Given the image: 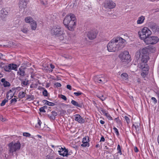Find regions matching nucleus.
Masks as SVG:
<instances>
[{
	"label": "nucleus",
	"instance_id": "1",
	"mask_svg": "<svg viewBox=\"0 0 159 159\" xmlns=\"http://www.w3.org/2000/svg\"><path fill=\"white\" fill-rule=\"evenodd\" d=\"M155 51L156 48L154 47L151 48V46H149L142 49H140L139 52H137L136 56L137 57L138 56H139V66L142 70L143 71L148 70L149 68L147 64L149 59L148 53L149 52H154Z\"/></svg>",
	"mask_w": 159,
	"mask_h": 159
},
{
	"label": "nucleus",
	"instance_id": "2",
	"mask_svg": "<svg viewBox=\"0 0 159 159\" xmlns=\"http://www.w3.org/2000/svg\"><path fill=\"white\" fill-rule=\"evenodd\" d=\"M126 40L120 37L111 39L107 45V48L109 52H115L122 49L125 46Z\"/></svg>",
	"mask_w": 159,
	"mask_h": 159
},
{
	"label": "nucleus",
	"instance_id": "3",
	"mask_svg": "<svg viewBox=\"0 0 159 159\" xmlns=\"http://www.w3.org/2000/svg\"><path fill=\"white\" fill-rule=\"evenodd\" d=\"M63 23L69 30L73 31L76 25V18L75 15L72 14L67 15L63 20Z\"/></svg>",
	"mask_w": 159,
	"mask_h": 159
},
{
	"label": "nucleus",
	"instance_id": "4",
	"mask_svg": "<svg viewBox=\"0 0 159 159\" xmlns=\"http://www.w3.org/2000/svg\"><path fill=\"white\" fill-rule=\"evenodd\" d=\"M151 34V31L148 28L146 27H144L138 32V34L140 38L143 40V41Z\"/></svg>",
	"mask_w": 159,
	"mask_h": 159
},
{
	"label": "nucleus",
	"instance_id": "5",
	"mask_svg": "<svg viewBox=\"0 0 159 159\" xmlns=\"http://www.w3.org/2000/svg\"><path fill=\"white\" fill-rule=\"evenodd\" d=\"M10 152L13 153L20 149L21 144L20 142L18 141L16 143L11 142L8 144Z\"/></svg>",
	"mask_w": 159,
	"mask_h": 159
},
{
	"label": "nucleus",
	"instance_id": "6",
	"mask_svg": "<svg viewBox=\"0 0 159 159\" xmlns=\"http://www.w3.org/2000/svg\"><path fill=\"white\" fill-rule=\"evenodd\" d=\"M119 57L123 61H130V56L128 51H125L121 53L119 55Z\"/></svg>",
	"mask_w": 159,
	"mask_h": 159
},
{
	"label": "nucleus",
	"instance_id": "7",
	"mask_svg": "<svg viewBox=\"0 0 159 159\" xmlns=\"http://www.w3.org/2000/svg\"><path fill=\"white\" fill-rule=\"evenodd\" d=\"M159 41V39L157 36L148 37L144 42L147 44H153L156 43Z\"/></svg>",
	"mask_w": 159,
	"mask_h": 159
},
{
	"label": "nucleus",
	"instance_id": "8",
	"mask_svg": "<svg viewBox=\"0 0 159 159\" xmlns=\"http://www.w3.org/2000/svg\"><path fill=\"white\" fill-rule=\"evenodd\" d=\"M63 30L59 26H54L51 30V33L52 35L57 36L59 34H62Z\"/></svg>",
	"mask_w": 159,
	"mask_h": 159
},
{
	"label": "nucleus",
	"instance_id": "9",
	"mask_svg": "<svg viewBox=\"0 0 159 159\" xmlns=\"http://www.w3.org/2000/svg\"><path fill=\"white\" fill-rule=\"evenodd\" d=\"M103 5L105 8L111 9L114 8L116 4L111 0H107L104 2Z\"/></svg>",
	"mask_w": 159,
	"mask_h": 159
},
{
	"label": "nucleus",
	"instance_id": "10",
	"mask_svg": "<svg viewBox=\"0 0 159 159\" xmlns=\"http://www.w3.org/2000/svg\"><path fill=\"white\" fill-rule=\"evenodd\" d=\"M94 80L95 82L102 84H104L107 81L106 79V76L103 75L96 76L94 78Z\"/></svg>",
	"mask_w": 159,
	"mask_h": 159
},
{
	"label": "nucleus",
	"instance_id": "11",
	"mask_svg": "<svg viewBox=\"0 0 159 159\" xmlns=\"http://www.w3.org/2000/svg\"><path fill=\"white\" fill-rule=\"evenodd\" d=\"M60 150L58 151L59 154L63 156L67 157L70 154L68 153V150L67 149H66L65 147H61L59 148Z\"/></svg>",
	"mask_w": 159,
	"mask_h": 159
},
{
	"label": "nucleus",
	"instance_id": "12",
	"mask_svg": "<svg viewBox=\"0 0 159 159\" xmlns=\"http://www.w3.org/2000/svg\"><path fill=\"white\" fill-rule=\"evenodd\" d=\"M97 33L94 31H90L88 32L86 34L87 36L90 40L94 39L96 37Z\"/></svg>",
	"mask_w": 159,
	"mask_h": 159
},
{
	"label": "nucleus",
	"instance_id": "13",
	"mask_svg": "<svg viewBox=\"0 0 159 159\" xmlns=\"http://www.w3.org/2000/svg\"><path fill=\"white\" fill-rule=\"evenodd\" d=\"M75 120L77 121L79 123H84L85 122V120L83 119L80 115L76 114L74 116Z\"/></svg>",
	"mask_w": 159,
	"mask_h": 159
},
{
	"label": "nucleus",
	"instance_id": "14",
	"mask_svg": "<svg viewBox=\"0 0 159 159\" xmlns=\"http://www.w3.org/2000/svg\"><path fill=\"white\" fill-rule=\"evenodd\" d=\"M8 11L5 8L2 9L0 11V16L2 19H4L8 15Z\"/></svg>",
	"mask_w": 159,
	"mask_h": 159
},
{
	"label": "nucleus",
	"instance_id": "15",
	"mask_svg": "<svg viewBox=\"0 0 159 159\" xmlns=\"http://www.w3.org/2000/svg\"><path fill=\"white\" fill-rule=\"evenodd\" d=\"M149 26L153 32H156L159 30V27L155 23H150Z\"/></svg>",
	"mask_w": 159,
	"mask_h": 159
},
{
	"label": "nucleus",
	"instance_id": "16",
	"mask_svg": "<svg viewBox=\"0 0 159 159\" xmlns=\"http://www.w3.org/2000/svg\"><path fill=\"white\" fill-rule=\"evenodd\" d=\"M19 5L20 9H24L26 7L27 2L25 0H20Z\"/></svg>",
	"mask_w": 159,
	"mask_h": 159
},
{
	"label": "nucleus",
	"instance_id": "17",
	"mask_svg": "<svg viewBox=\"0 0 159 159\" xmlns=\"http://www.w3.org/2000/svg\"><path fill=\"white\" fill-rule=\"evenodd\" d=\"M71 102L73 105L80 108H81L83 106V103L82 102L78 103L74 100H72Z\"/></svg>",
	"mask_w": 159,
	"mask_h": 159
},
{
	"label": "nucleus",
	"instance_id": "18",
	"mask_svg": "<svg viewBox=\"0 0 159 159\" xmlns=\"http://www.w3.org/2000/svg\"><path fill=\"white\" fill-rule=\"evenodd\" d=\"M145 19V16H141L138 18V20L137 21V23L138 24H141L144 22Z\"/></svg>",
	"mask_w": 159,
	"mask_h": 159
},
{
	"label": "nucleus",
	"instance_id": "19",
	"mask_svg": "<svg viewBox=\"0 0 159 159\" xmlns=\"http://www.w3.org/2000/svg\"><path fill=\"white\" fill-rule=\"evenodd\" d=\"M1 82L3 83V85L5 87H9L11 85V84L9 82L6 80L5 78H2L1 80Z\"/></svg>",
	"mask_w": 159,
	"mask_h": 159
},
{
	"label": "nucleus",
	"instance_id": "20",
	"mask_svg": "<svg viewBox=\"0 0 159 159\" xmlns=\"http://www.w3.org/2000/svg\"><path fill=\"white\" fill-rule=\"evenodd\" d=\"M31 29L32 30H35L36 29L37 27V24L36 22L34 20L30 24Z\"/></svg>",
	"mask_w": 159,
	"mask_h": 159
},
{
	"label": "nucleus",
	"instance_id": "21",
	"mask_svg": "<svg viewBox=\"0 0 159 159\" xmlns=\"http://www.w3.org/2000/svg\"><path fill=\"white\" fill-rule=\"evenodd\" d=\"M62 33V34H60L57 36L59 37V39L60 40H63L66 38V34L64 30L63 31Z\"/></svg>",
	"mask_w": 159,
	"mask_h": 159
},
{
	"label": "nucleus",
	"instance_id": "22",
	"mask_svg": "<svg viewBox=\"0 0 159 159\" xmlns=\"http://www.w3.org/2000/svg\"><path fill=\"white\" fill-rule=\"evenodd\" d=\"M121 79L124 80H127L128 79V75L126 73H123L121 75Z\"/></svg>",
	"mask_w": 159,
	"mask_h": 159
},
{
	"label": "nucleus",
	"instance_id": "23",
	"mask_svg": "<svg viewBox=\"0 0 159 159\" xmlns=\"http://www.w3.org/2000/svg\"><path fill=\"white\" fill-rule=\"evenodd\" d=\"M25 20L26 23H30V24L34 20H33L32 17L30 16H28L25 18Z\"/></svg>",
	"mask_w": 159,
	"mask_h": 159
},
{
	"label": "nucleus",
	"instance_id": "24",
	"mask_svg": "<svg viewBox=\"0 0 159 159\" xmlns=\"http://www.w3.org/2000/svg\"><path fill=\"white\" fill-rule=\"evenodd\" d=\"M20 30L25 34H27L29 31L28 28L25 26H23L20 28Z\"/></svg>",
	"mask_w": 159,
	"mask_h": 159
},
{
	"label": "nucleus",
	"instance_id": "25",
	"mask_svg": "<svg viewBox=\"0 0 159 159\" xmlns=\"http://www.w3.org/2000/svg\"><path fill=\"white\" fill-rule=\"evenodd\" d=\"M10 66V70H14L16 71L17 70V65L14 64H9Z\"/></svg>",
	"mask_w": 159,
	"mask_h": 159
},
{
	"label": "nucleus",
	"instance_id": "26",
	"mask_svg": "<svg viewBox=\"0 0 159 159\" xmlns=\"http://www.w3.org/2000/svg\"><path fill=\"white\" fill-rule=\"evenodd\" d=\"M18 73L19 75L22 76H24L25 75V73L24 70H23L19 68Z\"/></svg>",
	"mask_w": 159,
	"mask_h": 159
},
{
	"label": "nucleus",
	"instance_id": "27",
	"mask_svg": "<svg viewBox=\"0 0 159 159\" xmlns=\"http://www.w3.org/2000/svg\"><path fill=\"white\" fill-rule=\"evenodd\" d=\"M43 101L45 104L49 106H53L55 105L54 103L49 102L47 100H44Z\"/></svg>",
	"mask_w": 159,
	"mask_h": 159
},
{
	"label": "nucleus",
	"instance_id": "28",
	"mask_svg": "<svg viewBox=\"0 0 159 159\" xmlns=\"http://www.w3.org/2000/svg\"><path fill=\"white\" fill-rule=\"evenodd\" d=\"M89 142V138L88 136H87L83 138L82 139V142Z\"/></svg>",
	"mask_w": 159,
	"mask_h": 159
},
{
	"label": "nucleus",
	"instance_id": "29",
	"mask_svg": "<svg viewBox=\"0 0 159 159\" xmlns=\"http://www.w3.org/2000/svg\"><path fill=\"white\" fill-rule=\"evenodd\" d=\"M26 99L29 101L33 100L34 99V96L32 95H27Z\"/></svg>",
	"mask_w": 159,
	"mask_h": 159
},
{
	"label": "nucleus",
	"instance_id": "30",
	"mask_svg": "<svg viewBox=\"0 0 159 159\" xmlns=\"http://www.w3.org/2000/svg\"><path fill=\"white\" fill-rule=\"evenodd\" d=\"M25 93L24 92H20L19 94V97L20 98H22L25 97Z\"/></svg>",
	"mask_w": 159,
	"mask_h": 159
},
{
	"label": "nucleus",
	"instance_id": "31",
	"mask_svg": "<svg viewBox=\"0 0 159 159\" xmlns=\"http://www.w3.org/2000/svg\"><path fill=\"white\" fill-rule=\"evenodd\" d=\"M83 143L81 145V146L83 147H89V143L87 142H82Z\"/></svg>",
	"mask_w": 159,
	"mask_h": 159
},
{
	"label": "nucleus",
	"instance_id": "32",
	"mask_svg": "<svg viewBox=\"0 0 159 159\" xmlns=\"http://www.w3.org/2000/svg\"><path fill=\"white\" fill-rule=\"evenodd\" d=\"M97 97L102 101H103L106 99V97H104L103 95L98 94L97 95Z\"/></svg>",
	"mask_w": 159,
	"mask_h": 159
},
{
	"label": "nucleus",
	"instance_id": "33",
	"mask_svg": "<svg viewBox=\"0 0 159 159\" xmlns=\"http://www.w3.org/2000/svg\"><path fill=\"white\" fill-rule=\"evenodd\" d=\"M10 68V66L9 65L8 66H6L4 67V70L6 71L10 72L11 71Z\"/></svg>",
	"mask_w": 159,
	"mask_h": 159
},
{
	"label": "nucleus",
	"instance_id": "34",
	"mask_svg": "<svg viewBox=\"0 0 159 159\" xmlns=\"http://www.w3.org/2000/svg\"><path fill=\"white\" fill-rule=\"evenodd\" d=\"M7 100L6 99H5L4 100H3L1 103L0 104V106H3L5 105L6 103L8 102Z\"/></svg>",
	"mask_w": 159,
	"mask_h": 159
},
{
	"label": "nucleus",
	"instance_id": "35",
	"mask_svg": "<svg viewBox=\"0 0 159 159\" xmlns=\"http://www.w3.org/2000/svg\"><path fill=\"white\" fill-rule=\"evenodd\" d=\"M12 91L11 90H10L8 92L7 94V97H6V99L8 101V100L10 99L11 98H10V95H9V94L11 93Z\"/></svg>",
	"mask_w": 159,
	"mask_h": 159
},
{
	"label": "nucleus",
	"instance_id": "36",
	"mask_svg": "<svg viewBox=\"0 0 159 159\" xmlns=\"http://www.w3.org/2000/svg\"><path fill=\"white\" fill-rule=\"evenodd\" d=\"M38 85V83H36L35 84H32L30 86V88H36Z\"/></svg>",
	"mask_w": 159,
	"mask_h": 159
},
{
	"label": "nucleus",
	"instance_id": "37",
	"mask_svg": "<svg viewBox=\"0 0 159 159\" xmlns=\"http://www.w3.org/2000/svg\"><path fill=\"white\" fill-rule=\"evenodd\" d=\"M143 71V72H142L141 73V75L144 78L146 76V75L147 74V71H147Z\"/></svg>",
	"mask_w": 159,
	"mask_h": 159
},
{
	"label": "nucleus",
	"instance_id": "38",
	"mask_svg": "<svg viewBox=\"0 0 159 159\" xmlns=\"http://www.w3.org/2000/svg\"><path fill=\"white\" fill-rule=\"evenodd\" d=\"M125 118L127 124H128L130 122L129 118L127 116H125Z\"/></svg>",
	"mask_w": 159,
	"mask_h": 159
},
{
	"label": "nucleus",
	"instance_id": "39",
	"mask_svg": "<svg viewBox=\"0 0 159 159\" xmlns=\"http://www.w3.org/2000/svg\"><path fill=\"white\" fill-rule=\"evenodd\" d=\"M113 129L115 132V133L117 135H119V133L118 131V129L116 127H114L113 128Z\"/></svg>",
	"mask_w": 159,
	"mask_h": 159
},
{
	"label": "nucleus",
	"instance_id": "40",
	"mask_svg": "<svg viewBox=\"0 0 159 159\" xmlns=\"http://www.w3.org/2000/svg\"><path fill=\"white\" fill-rule=\"evenodd\" d=\"M75 94L76 96H78L82 94V93L80 92V91H78L77 92H75L74 93Z\"/></svg>",
	"mask_w": 159,
	"mask_h": 159
},
{
	"label": "nucleus",
	"instance_id": "41",
	"mask_svg": "<svg viewBox=\"0 0 159 159\" xmlns=\"http://www.w3.org/2000/svg\"><path fill=\"white\" fill-rule=\"evenodd\" d=\"M117 150L118 151V152L120 153L121 154L122 153L121 149L120 146L119 145H118L117 146Z\"/></svg>",
	"mask_w": 159,
	"mask_h": 159
},
{
	"label": "nucleus",
	"instance_id": "42",
	"mask_svg": "<svg viewBox=\"0 0 159 159\" xmlns=\"http://www.w3.org/2000/svg\"><path fill=\"white\" fill-rule=\"evenodd\" d=\"M60 98L63 99L65 101H66L67 100V98L64 95L61 94L60 96Z\"/></svg>",
	"mask_w": 159,
	"mask_h": 159
},
{
	"label": "nucleus",
	"instance_id": "43",
	"mask_svg": "<svg viewBox=\"0 0 159 159\" xmlns=\"http://www.w3.org/2000/svg\"><path fill=\"white\" fill-rule=\"evenodd\" d=\"M115 120L116 121V122L118 124H120L121 123V121L119 119L118 117L115 118Z\"/></svg>",
	"mask_w": 159,
	"mask_h": 159
},
{
	"label": "nucleus",
	"instance_id": "44",
	"mask_svg": "<svg viewBox=\"0 0 159 159\" xmlns=\"http://www.w3.org/2000/svg\"><path fill=\"white\" fill-rule=\"evenodd\" d=\"M43 94L44 96H47L48 95V92L47 90L44 89L43 92Z\"/></svg>",
	"mask_w": 159,
	"mask_h": 159
},
{
	"label": "nucleus",
	"instance_id": "45",
	"mask_svg": "<svg viewBox=\"0 0 159 159\" xmlns=\"http://www.w3.org/2000/svg\"><path fill=\"white\" fill-rule=\"evenodd\" d=\"M133 128L134 127L136 131H137L138 130H139V126L138 125H135L134 124H133L132 126Z\"/></svg>",
	"mask_w": 159,
	"mask_h": 159
},
{
	"label": "nucleus",
	"instance_id": "46",
	"mask_svg": "<svg viewBox=\"0 0 159 159\" xmlns=\"http://www.w3.org/2000/svg\"><path fill=\"white\" fill-rule=\"evenodd\" d=\"M105 116H106L109 119V120H112V117H111V116L108 113H107L105 115Z\"/></svg>",
	"mask_w": 159,
	"mask_h": 159
},
{
	"label": "nucleus",
	"instance_id": "47",
	"mask_svg": "<svg viewBox=\"0 0 159 159\" xmlns=\"http://www.w3.org/2000/svg\"><path fill=\"white\" fill-rule=\"evenodd\" d=\"M23 135L24 136L29 137L30 136L31 134L25 132L23 133Z\"/></svg>",
	"mask_w": 159,
	"mask_h": 159
},
{
	"label": "nucleus",
	"instance_id": "48",
	"mask_svg": "<svg viewBox=\"0 0 159 159\" xmlns=\"http://www.w3.org/2000/svg\"><path fill=\"white\" fill-rule=\"evenodd\" d=\"M17 100L16 98H14L11 99L10 101L11 104L14 103V104L16 102Z\"/></svg>",
	"mask_w": 159,
	"mask_h": 159
},
{
	"label": "nucleus",
	"instance_id": "49",
	"mask_svg": "<svg viewBox=\"0 0 159 159\" xmlns=\"http://www.w3.org/2000/svg\"><path fill=\"white\" fill-rule=\"evenodd\" d=\"M152 102L154 103V104H156L157 102V99L154 97H152L151 98Z\"/></svg>",
	"mask_w": 159,
	"mask_h": 159
},
{
	"label": "nucleus",
	"instance_id": "50",
	"mask_svg": "<svg viewBox=\"0 0 159 159\" xmlns=\"http://www.w3.org/2000/svg\"><path fill=\"white\" fill-rule=\"evenodd\" d=\"M39 111L40 112H43L45 113L46 112V111L44 109L43 107H41L39 109Z\"/></svg>",
	"mask_w": 159,
	"mask_h": 159
},
{
	"label": "nucleus",
	"instance_id": "51",
	"mask_svg": "<svg viewBox=\"0 0 159 159\" xmlns=\"http://www.w3.org/2000/svg\"><path fill=\"white\" fill-rule=\"evenodd\" d=\"M101 111L102 112L103 114L105 115L107 113H106V111L105 110L103 109H102L101 110Z\"/></svg>",
	"mask_w": 159,
	"mask_h": 159
},
{
	"label": "nucleus",
	"instance_id": "52",
	"mask_svg": "<svg viewBox=\"0 0 159 159\" xmlns=\"http://www.w3.org/2000/svg\"><path fill=\"white\" fill-rule=\"evenodd\" d=\"M5 56L3 55L2 53H0V59L3 60L4 59V57Z\"/></svg>",
	"mask_w": 159,
	"mask_h": 159
},
{
	"label": "nucleus",
	"instance_id": "53",
	"mask_svg": "<svg viewBox=\"0 0 159 159\" xmlns=\"http://www.w3.org/2000/svg\"><path fill=\"white\" fill-rule=\"evenodd\" d=\"M55 85L57 87H60L61 86V84L57 82L55 84Z\"/></svg>",
	"mask_w": 159,
	"mask_h": 159
},
{
	"label": "nucleus",
	"instance_id": "54",
	"mask_svg": "<svg viewBox=\"0 0 159 159\" xmlns=\"http://www.w3.org/2000/svg\"><path fill=\"white\" fill-rule=\"evenodd\" d=\"M52 116H56L57 115V112L54 111H52Z\"/></svg>",
	"mask_w": 159,
	"mask_h": 159
},
{
	"label": "nucleus",
	"instance_id": "55",
	"mask_svg": "<svg viewBox=\"0 0 159 159\" xmlns=\"http://www.w3.org/2000/svg\"><path fill=\"white\" fill-rule=\"evenodd\" d=\"M28 81L27 82H26L25 81H23L22 82V86H23V85H27L28 84Z\"/></svg>",
	"mask_w": 159,
	"mask_h": 159
},
{
	"label": "nucleus",
	"instance_id": "56",
	"mask_svg": "<svg viewBox=\"0 0 159 159\" xmlns=\"http://www.w3.org/2000/svg\"><path fill=\"white\" fill-rule=\"evenodd\" d=\"M42 123V122L40 121V120L39 119V118H38V124L39 127L41 125Z\"/></svg>",
	"mask_w": 159,
	"mask_h": 159
},
{
	"label": "nucleus",
	"instance_id": "57",
	"mask_svg": "<svg viewBox=\"0 0 159 159\" xmlns=\"http://www.w3.org/2000/svg\"><path fill=\"white\" fill-rule=\"evenodd\" d=\"M66 87L68 89L70 90H71V86L70 85H67L66 86Z\"/></svg>",
	"mask_w": 159,
	"mask_h": 159
},
{
	"label": "nucleus",
	"instance_id": "58",
	"mask_svg": "<svg viewBox=\"0 0 159 159\" xmlns=\"http://www.w3.org/2000/svg\"><path fill=\"white\" fill-rule=\"evenodd\" d=\"M105 139L104 137L103 136H102L100 139V142H104L105 141Z\"/></svg>",
	"mask_w": 159,
	"mask_h": 159
},
{
	"label": "nucleus",
	"instance_id": "59",
	"mask_svg": "<svg viewBox=\"0 0 159 159\" xmlns=\"http://www.w3.org/2000/svg\"><path fill=\"white\" fill-rule=\"evenodd\" d=\"M134 152H138V148L136 147H135L134 148Z\"/></svg>",
	"mask_w": 159,
	"mask_h": 159
},
{
	"label": "nucleus",
	"instance_id": "60",
	"mask_svg": "<svg viewBox=\"0 0 159 159\" xmlns=\"http://www.w3.org/2000/svg\"><path fill=\"white\" fill-rule=\"evenodd\" d=\"M9 95H10V98H11L13 96V94H12V92L10 94H9Z\"/></svg>",
	"mask_w": 159,
	"mask_h": 159
},
{
	"label": "nucleus",
	"instance_id": "61",
	"mask_svg": "<svg viewBox=\"0 0 159 159\" xmlns=\"http://www.w3.org/2000/svg\"><path fill=\"white\" fill-rule=\"evenodd\" d=\"M46 159H52V157L48 155Z\"/></svg>",
	"mask_w": 159,
	"mask_h": 159
},
{
	"label": "nucleus",
	"instance_id": "62",
	"mask_svg": "<svg viewBox=\"0 0 159 159\" xmlns=\"http://www.w3.org/2000/svg\"><path fill=\"white\" fill-rule=\"evenodd\" d=\"M50 66L52 69H53L55 68L54 66L52 64H50Z\"/></svg>",
	"mask_w": 159,
	"mask_h": 159
},
{
	"label": "nucleus",
	"instance_id": "63",
	"mask_svg": "<svg viewBox=\"0 0 159 159\" xmlns=\"http://www.w3.org/2000/svg\"><path fill=\"white\" fill-rule=\"evenodd\" d=\"M100 122L102 124H104L105 123V122L102 120H100Z\"/></svg>",
	"mask_w": 159,
	"mask_h": 159
},
{
	"label": "nucleus",
	"instance_id": "64",
	"mask_svg": "<svg viewBox=\"0 0 159 159\" xmlns=\"http://www.w3.org/2000/svg\"><path fill=\"white\" fill-rule=\"evenodd\" d=\"M1 120L2 121H5L6 120V119L5 118H2Z\"/></svg>",
	"mask_w": 159,
	"mask_h": 159
}]
</instances>
